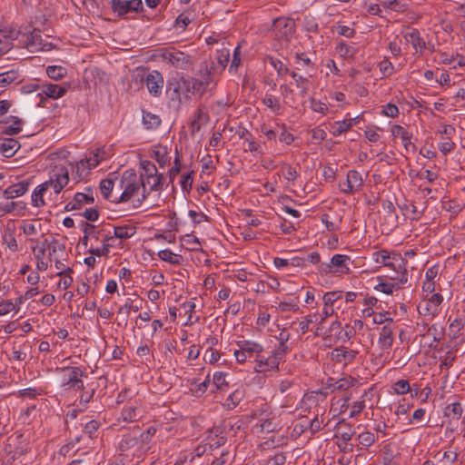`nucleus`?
<instances>
[{"instance_id": "3", "label": "nucleus", "mask_w": 465, "mask_h": 465, "mask_svg": "<svg viewBox=\"0 0 465 465\" xmlns=\"http://www.w3.org/2000/svg\"><path fill=\"white\" fill-rule=\"evenodd\" d=\"M142 180L143 174L138 178L134 170H126L120 182V186L124 191L119 197H114L112 202L115 203L128 202L141 188Z\"/></svg>"}, {"instance_id": "44", "label": "nucleus", "mask_w": 465, "mask_h": 465, "mask_svg": "<svg viewBox=\"0 0 465 465\" xmlns=\"http://www.w3.org/2000/svg\"><path fill=\"white\" fill-rule=\"evenodd\" d=\"M357 440L362 446L370 447L375 442L376 437L372 432L364 431L358 435Z\"/></svg>"}, {"instance_id": "61", "label": "nucleus", "mask_w": 465, "mask_h": 465, "mask_svg": "<svg viewBox=\"0 0 465 465\" xmlns=\"http://www.w3.org/2000/svg\"><path fill=\"white\" fill-rule=\"evenodd\" d=\"M379 68L384 76L391 75L394 70L392 64L387 59H384L379 64Z\"/></svg>"}, {"instance_id": "8", "label": "nucleus", "mask_w": 465, "mask_h": 465, "mask_svg": "<svg viewBox=\"0 0 465 465\" xmlns=\"http://www.w3.org/2000/svg\"><path fill=\"white\" fill-rule=\"evenodd\" d=\"M236 344L239 349L234 351V356L238 363H244L248 359H255L258 353L263 352L262 344L253 341L242 340Z\"/></svg>"}, {"instance_id": "6", "label": "nucleus", "mask_w": 465, "mask_h": 465, "mask_svg": "<svg viewBox=\"0 0 465 465\" xmlns=\"http://www.w3.org/2000/svg\"><path fill=\"white\" fill-rule=\"evenodd\" d=\"M372 255L376 262L391 268L394 274L401 273L406 270V261L399 253H390L386 250H380Z\"/></svg>"}, {"instance_id": "38", "label": "nucleus", "mask_w": 465, "mask_h": 465, "mask_svg": "<svg viewBox=\"0 0 465 465\" xmlns=\"http://www.w3.org/2000/svg\"><path fill=\"white\" fill-rule=\"evenodd\" d=\"M161 260L168 262L172 264H180V256L173 253L171 250L165 249L158 252Z\"/></svg>"}, {"instance_id": "16", "label": "nucleus", "mask_w": 465, "mask_h": 465, "mask_svg": "<svg viewBox=\"0 0 465 465\" xmlns=\"http://www.w3.org/2000/svg\"><path fill=\"white\" fill-rule=\"evenodd\" d=\"M350 260L351 258L348 255L335 254L331 257L330 263L322 266V271L324 273H330L331 272V267H337L339 268L338 272L348 274L351 272V270L347 265V262Z\"/></svg>"}, {"instance_id": "27", "label": "nucleus", "mask_w": 465, "mask_h": 465, "mask_svg": "<svg viewBox=\"0 0 465 465\" xmlns=\"http://www.w3.org/2000/svg\"><path fill=\"white\" fill-rule=\"evenodd\" d=\"M161 122L159 115L143 110V124L145 129H156L161 124Z\"/></svg>"}, {"instance_id": "15", "label": "nucleus", "mask_w": 465, "mask_h": 465, "mask_svg": "<svg viewBox=\"0 0 465 465\" xmlns=\"http://www.w3.org/2000/svg\"><path fill=\"white\" fill-rule=\"evenodd\" d=\"M362 184L363 179L361 174L356 170H351L347 173L346 183L344 186L341 188V191L351 195L359 191Z\"/></svg>"}, {"instance_id": "18", "label": "nucleus", "mask_w": 465, "mask_h": 465, "mask_svg": "<svg viewBox=\"0 0 465 465\" xmlns=\"http://www.w3.org/2000/svg\"><path fill=\"white\" fill-rule=\"evenodd\" d=\"M29 185L30 183L25 180L11 184L2 192L1 197L2 199L9 200L22 196L28 191Z\"/></svg>"}, {"instance_id": "60", "label": "nucleus", "mask_w": 465, "mask_h": 465, "mask_svg": "<svg viewBox=\"0 0 465 465\" xmlns=\"http://www.w3.org/2000/svg\"><path fill=\"white\" fill-rule=\"evenodd\" d=\"M242 399V393L237 390L229 395L227 399V405L229 407L234 408L239 404Z\"/></svg>"}, {"instance_id": "12", "label": "nucleus", "mask_w": 465, "mask_h": 465, "mask_svg": "<svg viewBox=\"0 0 465 465\" xmlns=\"http://www.w3.org/2000/svg\"><path fill=\"white\" fill-rule=\"evenodd\" d=\"M119 450L121 451H128L134 450V456H136L138 459L142 458L145 453L140 445L135 430H133L132 433H127L123 436L119 443Z\"/></svg>"}, {"instance_id": "28", "label": "nucleus", "mask_w": 465, "mask_h": 465, "mask_svg": "<svg viewBox=\"0 0 465 465\" xmlns=\"http://www.w3.org/2000/svg\"><path fill=\"white\" fill-rule=\"evenodd\" d=\"M290 75L294 80L296 87L300 89V96L305 97L310 88L309 80L306 77H303L302 75H300L293 71L290 73Z\"/></svg>"}, {"instance_id": "31", "label": "nucleus", "mask_w": 465, "mask_h": 465, "mask_svg": "<svg viewBox=\"0 0 465 465\" xmlns=\"http://www.w3.org/2000/svg\"><path fill=\"white\" fill-rule=\"evenodd\" d=\"M20 74L17 70L12 69L0 74V87H5L18 80Z\"/></svg>"}, {"instance_id": "55", "label": "nucleus", "mask_w": 465, "mask_h": 465, "mask_svg": "<svg viewBox=\"0 0 465 465\" xmlns=\"http://www.w3.org/2000/svg\"><path fill=\"white\" fill-rule=\"evenodd\" d=\"M153 154L155 160L161 167H164L169 162L166 147H163V151H154Z\"/></svg>"}, {"instance_id": "21", "label": "nucleus", "mask_w": 465, "mask_h": 465, "mask_svg": "<svg viewBox=\"0 0 465 465\" xmlns=\"http://www.w3.org/2000/svg\"><path fill=\"white\" fill-rule=\"evenodd\" d=\"M335 438H340L343 442H348L351 440L355 431L352 426L346 422L345 420H340L336 425Z\"/></svg>"}, {"instance_id": "45", "label": "nucleus", "mask_w": 465, "mask_h": 465, "mask_svg": "<svg viewBox=\"0 0 465 465\" xmlns=\"http://www.w3.org/2000/svg\"><path fill=\"white\" fill-rule=\"evenodd\" d=\"M394 391L397 394L403 395L408 392H411V388L407 380H400L394 383L393 386Z\"/></svg>"}, {"instance_id": "54", "label": "nucleus", "mask_w": 465, "mask_h": 465, "mask_svg": "<svg viewBox=\"0 0 465 465\" xmlns=\"http://www.w3.org/2000/svg\"><path fill=\"white\" fill-rule=\"evenodd\" d=\"M102 158L99 156V153H95L94 155V158H90L88 160H86V162H84L83 160L80 161L77 164H76V168H77V172H79L80 168L83 167L84 168L85 166V163L88 164V168H93V167H95L99 164V163L101 162Z\"/></svg>"}, {"instance_id": "29", "label": "nucleus", "mask_w": 465, "mask_h": 465, "mask_svg": "<svg viewBox=\"0 0 465 465\" xmlns=\"http://www.w3.org/2000/svg\"><path fill=\"white\" fill-rule=\"evenodd\" d=\"M136 232L134 226L123 225L114 226V236L121 240H126L134 236Z\"/></svg>"}, {"instance_id": "53", "label": "nucleus", "mask_w": 465, "mask_h": 465, "mask_svg": "<svg viewBox=\"0 0 465 465\" xmlns=\"http://www.w3.org/2000/svg\"><path fill=\"white\" fill-rule=\"evenodd\" d=\"M12 311L18 312V308L16 309V304L11 300H5L0 302V316L5 315Z\"/></svg>"}, {"instance_id": "57", "label": "nucleus", "mask_w": 465, "mask_h": 465, "mask_svg": "<svg viewBox=\"0 0 465 465\" xmlns=\"http://www.w3.org/2000/svg\"><path fill=\"white\" fill-rule=\"evenodd\" d=\"M381 114L388 117L394 118L399 114V108L394 104L389 103L383 106Z\"/></svg>"}, {"instance_id": "26", "label": "nucleus", "mask_w": 465, "mask_h": 465, "mask_svg": "<svg viewBox=\"0 0 465 465\" xmlns=\"http://www.w3.org/2000/svg\"><path fill=\"white\" fill-rule=\"evenodd\" d=\"M19 36L23 37V33L15 28H4L0 30V45L3 43H12L15 40H20Z\"/></svg>"}, {"instance_id": "62", "label": "nucleus", "mask_w": 465, "mask_h": 465, "mask_svg": "<svg viewBox=\"0 0 465 465\" xmlns=\"http://www.w3.org/2000/svg\"><path fill=\"white\" fill-rule=\"evenodd\" d=\"M311 107L312 111L316 113H321L322 114H326L328 112V107L324 103H322L321 101H316L314 98L311 99Z\"/></svg>"}, {"instance_id": "23", "label": "nucleus", "mask_w": 465, "mask_h": 465, "mask_svg": "<svg viewBox=\"0 0 465 465\" xmlns=\"http://www.w3.org/2000/svg\"><path fill=\"white\" fill-rule=\"evenodd\" d=\"M67 89L55 84H46L42 86V93L48 98L57 99L64 96Z\"/></svg>"}, {"instance_id": "59", "label": "nucleus", "mask_w": 465, "mask_h": 465, "mask_svg": "<svg viewBox=\"0 0 465 465\" xmlns=\"http://www.w3.org/2000/svg\"><path fill=\"white\" fill-rule=\"evenodd\" d=\"M111 246V243L104 242L102 248L90 249L89 253L98 257L105 256L109 253Z\"/></svg>"}, {"instance_id": "63", "label": "nucleus", "mask_w": 465, "mask_h": 465, "mask_svg": "<svg viewBox=\"0 0 465 465\" xmlns=\"http://www.w3.org/2000/svg\"><path fill=\"white\" fill-rule=\"evenodd\" d=\"M225 376L226 373L221 371H217L213 374V381L217 389L221 390L223 386L227 385Z\"/></svg>"}, {"instance_id": "43", "label": "nucleus", "mask_w": 465, "mask_h": 465, "mask_svg": "<svg viewBox=\"0 0 465 465\" xmlns=\"http://www.w3.org/2000/svg\"><path fill=\"white\" fill-rule=\"evenodd\" d=\"M342 292L341 291H334V292H326L323 297L322 301L324 305H330L332 306L334 303L341 298Z\"/></svg>"}, {"instance_id": "41", "label": "nucleus", "mask_w": 465, "mask_h": 465, "mask_svg": "<svg viewBox=\"0 0 465 465\" xmlns=\"http://www.w3.org/2000/svg\"><path fill=\"white\" fill-rule=\"evenodd\" d=\"M141 166L147 176V183H151V177H154L157 173V168L153 163L148 160H143L141 162Z\"/></svg>"}, {"instance_id": "36", "label": "nucleus", "mask_w": 465, "mask_h": 465, "mask_svg": "<svg viewBox=\"0 0 465 465\" xmlns=\"http://www.w3.org/2000/svg\"><path fill=\"white\" fill-rule=\"evenodd\" d=\"M262 104L270 108L272 112L278 114L281 110V104L278 98L271 94H266L262 99Z\"/></svg>"}, {"instance_id": "7", "label": "nucleus", "mask_w": 465, "mask_h": 465, "mask_svg": "<svg viewBox=\"0 0 465 465\" xmlns=\"http://www.w3.org/2000/svg\"><path fill=\"white\" fill-rule=\"evenodd\" d=\"M19 47H25L31 52L49 51L53 49L51 43H44L40 30L34 28L32 31L23 33V38L19 40Z\"/></svg>"}, {"instance_id": "39", "label": "nucleus", "mask_w": 465, "mask_h": 465, "mask_svg": "<svg viewBox=\"0 0 465 465\" xmlns=\"http://www.w3.org/2000/svg\"><path fill=\"white\" fill-rule=\"evenodd\" d=\"M464 323L463 318H456L450 323L449 330L452 334V339L459 337L460 331L464 328Z\"/></svg>"}, {"instance_id": "22", "label": "nucleus", "mask_w": 465, "mask_h": 465, "mask_svg": "<svg viewBox=\"0 0 465 465\" xmlns=\"http://www.w3.org/2000/svg\"><path fill=\"white\" fill-rule=\"evenodd\" d=\"M404 37L416 51H422L426 48L425 41L420 37V34L418 29L412 28L404 35Z\"/></svg>"}, {"instance_id": "47", "label": "nucleus", "mask_w": 465, "mask_h": 465, "mask_svg": "<svg viewBox=\"0 0 465 465\" xmlns=\"http://www.w3.org/2000/svg\"><path fill=\"white\" fill-rule=\"evenodd\" d=\"M99 427L100 422L95 420H92L85 424L84 432L87 434L91 439H94L96 437V432Z\"/></svg>"}, {"instance_id": "30", "label": "nucleus", "mask_w": 465, "mask_h": 465, "mask_svg": "<svg viewBox=\"0 0 465 465\" xmlns=\"http://www.w3.org/2000/svg\"><path fill=\"white\" fill-rule=\"evenodd\" d=\"M189 81L192 95H198L199 97H202L206 93L208 89L206 83L202 82L200 79L190 76Z\"/></svg>"}, {"instance_id": "2", "label": "nucleus", "mask_w": 465, "mask_h": 465, "mask_svg": "<svg viewBox=\"0 0 465 465\" xmlns=\"http://www.w3.org/2000/svg\"><path fill=\"white\" fill-rule=\"evenodd\" d=\"M189 76L177 74L166 82V96L179 105L189 103L192 99Z\"/></svg>"}, {"instance_id": "10", "label": "nucleus", "mask_w": 465, "mask_h": 465, "mask_svg": "<svg viewBox=\"0 0 465 465\" xmlns=\"http://www.w3.org/2000/svg\"><path fill=\"white\" fill-rule=\"evenodd\" d=\"M162 58L179 69H186L191 64V56L174 48H164L161 50Z\"/></svg>"}, {"instance_id": "50", "label": "nucleus", "mask_w": 465, "mask_h": 465, "mask_svg": "<svg viewBox=\"0 0 465 465\" xmlns=\"http://www.w3.org/2000/svg\"><path fill=\"white\" fill-rule=\"evenodd\" d=\"M418 312L420 315H430V316L434 317L438 314L439 309H434V307H430L429 305V302L427 300L424 302V303L419 304Z\"/></svg>"}, {"instance_id": "24", "label": "nucleus", "mask_w": 465, "mask_h": 465, "mask_svg": "<svg viewBox=\"0 0 465 465\" xmlns=\"http://www.w3.org/2000/svg\"><path fill=\"white\" fill-rule=\"evenodd\" d=\"M463 413V408L460 401H454L447 404L444 409V416L450 420L458 421Z\"/></svg>"}, {"instance_id": "33", "label": "nucleus", "mask_w": 465, "mask_h": 465, "mask_svg": "<svg viewBox=\"0 0 465 465\" xmlns=\"http://www.w3.org/2000/svg\"><path fill=\"white\" fill-rule=\"evenodd\" d=\"M114 185V183L112 179H104L100 182V184H99L101 193L103 194L104 199L109 200L111 202L114 198V197H113V194H112Z\"/></svg>"}, {"instance_id": "52", "label": "nucleus", "mask_w": 465, "mask_h": 465, "mask_svg": "<svg viewBox=\"0 0 465 465\" xmlns=\"http://www.w3.org/2000/svg\"><path fill=\"white\" fill-rule=\"evenodd\" d=\"M142 308V303H134V302L130 301V299L127 300L125 304L119 308L118 313H125L126 315L129 314V311L132 310L134 312H138Z\"/></svg>"}, {"instance_id": "51", "label": "nucleus", "mask_w": 465, "mask_h": 465, "mask_svg": "<svg viewBox=\"0 0 465 465\" xmlns=\"http://www.w3.org/2000/svg\"><path fill=\"white\" fill-rule=\"evenodd\" d=\"M270 64L277 71L278 75H284L289 74V68L281 60L270 58Z\"/></svg>"}, {"instance_id": "4", "label": "nucleus", "mask_w": 465, "mask_h": 465, "mask_svg": "<svg viewBox=\"0 0 465 465\" xmlns=\"http://www.w3.org/2000/svg\"><path fill=\"white\" fill-rule=\"evenodd\" d=\"M134 81L139 84H145L148 92L154 97H159L162 94L163 88V74L156 70L146 73L143 69L139 70L133 75Z\"/></svg>"}, {"instance_id": "37", "label": "nucleus", "mask_w": 465, "mask_h": 465, "mask_svg": "<svg viewBox=\"0 0 465 465\" xmlns=\"http://www.w3.org/2000/svg\"><path fill=\"white\" fill-rule=\"evenodd\" d=\"M74 199L80 210L84 204H93L94 203V194L84 193H76L74 196Z\"/></svg>"}, {"instance_id": "56", "label": "nucleus", "mask_w": 465, "mask_h": 465, "mask_svg": "<svg viewBox=\"0 0 465 465\" xmlns=\"http://www.w3.org/2000/svg\"><path fill=\"white\" fill-rule=\"evenodd\" d=\"M282 174L288 181H294L298 177V172L295 168L292 167L289 164H284L282 166Z\"/></svg>"}, {"instance_id": "5", "label": "nucleus", "mask_w": 465, "mask_h": 465, "mask_svg": "<svg viewBox=\"0 0 465 465\" xmlns=\"http://www.w3.org/2000/svg\"><path fill=\"white\" fill-rule=\"evenodd\" d=\"M55 371L64 373L62 387L65 391H84V384L82 377L85 376V372L79 367L65 366L57 367Z\"/></svg>"}, {"instance_id": "46", "label": "nucleus", "mask_w": 465, "mask_h": 465, "mask_svg": "<svg viewBox=\"0 0 465 465\" xmlns=\"http://www.w3.org/2000/svg\"><path fill=\"white\" fill-rule=\"evenodd\" d=\"M226 442V438L224 437H218L215 435L214 437H208V442L206 443V446H208L209 450L211 451L223 446Z\"/></svg>"}, {"instance_id": "58", "label": "nucleus", "mask_w": 465, "mask_h": 465, "mask_svg": "<svg viewBox=\"0 0 465 465\" xmlns=\"http://www.w3.org/2000/svg\"><path fill=\"white\" fill-rule=\"evenodd\" d=\"M137 432V438L139 440L140 445L143 449L144 452L147 450V445L152 440V437L146 433V431H140L138 429L135 430Z\"/></svg>"}, {"instance_id": "9", "label": "nucleus", "mask_w": 465, "mask_h": 465, "mask_svg": "<svg viewBox=\"0 0 465 465\" xmlns=\"http://www.w3.org/2000/svg\"><path fill=\"white\" fill-rule=\"evenodd\" d=\"M388 277L393 282H384L383 277H377L379 283L374 289L385 294H392L395 290H400L408 282L407 270H404L401 273L389 275Z\"/></svg>"}, {"instance_id": "64", "label": "nucleus", "mask_w": 465, "mask_h": 465, "mask_svg": "<svg viewBox=\"0 0 465 465\" xmlns=\"http://www.w3.org/2000/svg\"><path fill=\"white\" fill-rule=\"evenodd\" d=\"M285 461V454L283 452H278L272 458L269 459L265 465H283Z\"/></svg>"}, {"instance_id": "42", "label": "nucleus", "mask_w": 465, "mask_h": 465, "mask_svg": "<svg viewBox=\"0 0 465 465\" xmlns=\"http://www.w3.org/2000/svg\"><path fill=\"white\" fill-rule=\"evenodd\" d=\"M80 225L84 234H87L89 236H92L95 240H99L101 231H97L95 225L84 221H82Z\"/></svg>"}, {"instance_id": "34", "label": "nucleus", "mask_w": 465, "mask_h": 465, "mask_svg": "<svg viewBox=\"0 0 465 465\" xmlns=\"http://www.w3.org/2000/svg\"><path fill=\"white\" fill-rule=\"evenodd\" d=\"M356 382H357V380L352 377H346V378L339 379L333 383L332 391H347L349 388L354 386Z\"/></svg>"}, {"instance_id": "14", "label": "nucleus", "mask_w": 465, "mask_h": 465, "mask_svg": "<svg viewBox=\"0 0 465 465\" xmlns=\"http://www.w3.org/2000/svg\"><path fill=\"white\" fill-rule=\"evenodd\" d=\"M264 352L265 351H263V352L258 353L255 357L254 371L256 372H265L268 371L278 370L279 363L274 359L273 355L270 352V354L265 356Z\"/></svg>"}, {"instance_id": "49", "label": "nucleus", "mask_w": 465, "mask_h": 465, "mask_svg": "<svg viewBox=\"0 0 465 465\" xmlns=\"http://www.w3.org/2000/svg\"><path fill=\"white\" fill-rule=\"evenodd\" d=\"M74 271L72 268L68 267L67 269L58 272V275H64V278L60 281L59 286L63 289H67L71 286L73 282V278L70 276V273H72Z\"/></svg>"}, {"instance_id": "25", "label": "nucleus", "mask_w": 465, "mask_h": 465, "mask_svg": "<svg viewBox=\"0 0 465 465\" xmlns=\"http://www.w3.org/2000/svg\"><path fill=\"white\" fill-rule=\"evenodd\" d=\"M121 415L124 421L134 422L143 417V411L136 406H127L123 409Z\"/></svg>"}, {"instance_id": "20", "label": "nucleus", "mask_w": 465, "mask_h": 465, "mask_svg": "<svg viewBox=\"0 0 465 465\" xmlns=\"http://www.w3.org/2000/svg\"><path fill=\"white\" fill-rule=\"evenodd\" d=\"M20 148V143L14 138L0 137V152L5 157H12Z\"/></svg>"}, {"instance_id": "13", "label": "nucleus", "mask_w": 465, "mask_h": 465, "mask_svg": "<svg viewBox=\"0 0 465 465\" xmlns=\"http://www.w3.org/2000/svg\"><path fill=\"white\" fill-rule=\"evenodd\" d=\"M357 355V351L341 346L332 350L331 352V359L339 364L346 366L351 363Z\"/></svg>"}, {"instance_id": "32", "label": "nucleus", "mask_w": 465, "mask_h": 465, "mask_svg": "<svg viewBox=\"0 0 465 465\" xmlns=\"http://www.w3.org/2000/svg\"><path fill=\"white\" fill-rule=\"evenodd\" d=\"M203 119H204V121H207L208 114H204L202 108H199L195 113L194 118L192 120V122L190 124V129H191L192 134H194L196 132L200 131V129H201L200 122L203 121Z\"/></svg>"}, {"instance_id": "1", "label": "nucleus", "mask_w": 465, "mask_h": 465, "mask_svg": "<svg viewBox=\"0 0 465 465\" xmlns=\"http://www.w3.org/2000/svg\"><path fill=\"white\" fill-rule=\"evenodd\" d=\"M69 182L68 170L64 165H56L50 179L38 185L32 193V203L36 207L45 205L44 193L52 186L55 193H59Z\"/></svg>"}, {"instance_id": "40", "label": "nucleus", "mask_w": 465, "mask_h": 465, "mask_svg": "<svg viewBox=\"0 0 465 465\" xmlns=\"http://www.w3.org/2000/svg\"><path fill=\"white\" fill-rule=\"evenodd\" d=\"M289 351V347L286 342L280 341L277 348H275L273 351H271V353L273 355L274 359L280 362L284 359L285 355L287 354Z\"/></svg>"}, {"instance_id": "11", "label": "nucleus", "mask_w": 465, "mask_h": 465, "mask_svg": "<svg viewBox=\"0 0 465 465\" xmlns=\"http://www.w3.org/2000/svg\"><path fill=\"white\" fill-rule=\"evenodd\" d=\"M110 5L113 12L119 17H124L132 12H142L143 9L142 0H111Z\"/></svg>"}, {"instance_id": "17", "label": "nucleus", "mask_w": 465, "mask_h": 465, "mask_svg": "<svg viewBox=\"0 0 465 465\" xmlns=\"http://www.w3.org/2000/svg\"><path fill=\"white\" fill-rule=\"evenodd\" d=\"M393 331L394 322L391 318L388 319V323L385 324L380 331L379 344L383 350L390 349L393 344Z\"/></svg>"}, {"instance_id": "35", "label": "nucleus", "mask_w": 465, "mask_h": 465, "mask_svg": "<svg viewBox=\"0 0 465 465\" xmlns=\"http://www.w3.org/2000/svg\"><path fill=\"white\" fill-rule=\"evenodd\" d=\"M67 71L64 67L59 65H50L46 68L47 75L53 80H59L64 77Z\"/></svg>"}, {"instance_id": "48", "label": "nucleus", "mask_w": 465, "mask_h": 465, "mask_svg": "<svg viewBox=\"0 0 465 465\" xmlns=\"http://www.w3.org/2000/svg\"><path fill=\"white\" fill-rule=\"evenodd\" d=\"M193 182V171H191L190 173L183 174L182 176L180 184L183 192L189 193L192 189Z\"/></svg>"}, {"instance_id": "19", "label": "nucleus", "mask_w": 465, "mask_h": 465, "mask_svg": "<svg viewBox=\"0 0 465 465\" xmlns=\"http://www.w3.org/2000/svg\"><path fill=\"white\" fill-rule=\"evenodd\" d=\"M359 123V116L342 121H337L331 124L330 132L334 136H339L341 134L349 131L353 125Z\"/></svg>"}]
</instances>
